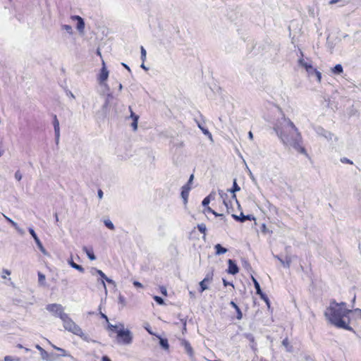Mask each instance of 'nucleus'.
<instances>
[{
	"label": "nucleus",
	"instance_id": "f257e3e1",
	"mask_svg": "<svg viewBox=\"0 0 361 361\" xmlns=\"http://www.w3.org/2000/svg\"><path fill=\"white\" fill-rule=\"evenodd\" d=\"M274 130L283 145L290 146L298 152L307 156V151L302 146V135L289 118L283 116L278 119Z\"/></svg>",
	"mask_w": 361,
	"mask_h": 361
},
{
	"label": "nucleus",
	"instance_id": "f03ea898",
	"mask_svg": "<svg viewBox=\"0 0 361 361\" xmlns=\"http://www.w3.org/2000/svg\"><path fill=\"white\" fill-rule=\"evenodd\" d=\"M345 306V302H331L329 307L326 310L324 315L331 324L336 327L351 331L352 328L348 325L350 322L348 314L352 310L346 309Z\"/></svg>",
	"mask_w": 361,
	"mask_h": 361
},
{
	"label": "nucleus",
	"instance_id": "7ed1b4c3",
	"mask_svg": "<svg viewBox=\"0 0 361 361\" xmlns=\"http://www.w3.org/2000/svg\"><path fill=\"white\" fill-rule=\"evenodd\" d=\"M61 321L63 322V328L66 331L80 336L83 340H87V336L82 331V329L73 322L68 314Z\"/></svg>",
	"mask_w": 361,
	"mask_h": 361
},
{
	"label": "nucleus",
	"instance_id": "20e7f679",
	"mask_svg": "<svg viewBox=\"0 0 361 361\" xmlns=\"http://www.w3.org/2000/svg\"><path fill=\"white\" fill-rule=\"evenodd\" d=\"M121 327L117 332L118 342L124 345H130L133 341L132 334L130 330L124 329L123 324H120Z\"/></svg>",
	"mask_w": 361,
	"mask_h": 361
},
{
	"label": "nucleus",
	"instance_id": "39448f33",
	"mask_svg": "<svg viewBox=\"0 0 361 361\" xmlns=\"http://www.w3.org/2000/svg\"><path fill=\"white\" fill-rule=\"evenodd\" d=\"M46 310L50 312L54 316L59 317L63 319L67 314L64 312L63 307L57 303L49 304L47 305Z\"/></svg>",
	"mask_w": 361,
	"mask_h": 361
},
{
	"label": "nucleus",
	"instance_id": "423d86ee",
	"mask_svg": "<svg viewBox=\"0 0 361 361\" xmlns=\"http://www.w3.org/2000/svg\"><path fill=\"white\" fill-rule=\"evenodd\" d=\"M109 71L106 68L104 61H102V67L100 70L99 75L98 76V81L101 85H103L106 89H109V86L104 82L108 79Z\"/></svg>",
	"mask_w": 361,
	"mask_h": 361
},
{
	"label": "nucleus",
	"instance_id": "0eeeda50",
	"mask_svg": "<svg viewBox=\"0 0 361 361\" xmlns=\"http://www.w3.org/2000/svg\"><path fill=\"white\" fill-rule=\"evenodd\" d=\"M35 348L40 352V355L42 360L46 361H54L56 358L54 354L48 353L39 345H36Z\"/></svg>",
	"mask_w": 361,
	"mask_h": 361
},
{
	"label": "nucleus",
	"instance_id": "6e6552de",
	"mask_svg": "<svg viewBox=\"0 0 361 361\" xmlns=\"http://www.w3.org/2000/svg\"><path fill=\"white\" fill-rule=\"evenodd\" d=\"M91 274L93 276L98 274L101 278L100 279H104L107 283L115 286V282L112 279L108 278L102 270L97 269V268H92Z\"/></svg>",
	"mask_w": 361,
	"mask_h": 361
},
{
	"label": "nucleus",
	"instance_id": "1a4fd4ad",
	"mask_svg": "<svg viewBox=\"0 0 361 361\" xmlns=\"http://www.w3.org/2000/svg\"><path fill=\"white\" fill-rule=\"evenodd\" d=\"M53 126L54 128V134H55V142L56 144L58 145L60 138V126L59 121L56 115L54 116L53 118Z\"/></svg>",
	"mask_w": 361,
	"mask_h": 361
},
{
	"label": "nucleus",
	"instance_id": "9d476101",
	"mask_svg": "<svg viewBox=\"0 0 361 361\" xmlns=\"http://www.w3.org/2000/svg\"><path fill=\"white\" fill-rule=\"evenodd\" d=\"M306 73L310 78H312L314 76L316 77L317 81L320 82L322 80V73L318 71L313 66L309 67L307 70H306Z\"/></svg>",
	"mask_w": 361,
	"mask_h": 361
},
{
	"label": "nucleus",
	"instance_id": "9b49d317",
	"mask_svg": "<svg viewBox=\"0 0 361 361\" xmlns=\"http://www.w3.org/2000/svg\"><path fill=\"white\" fill-rule=\"evenodd\" d=\"M301 57L298 59V65L299 66L303 68L305 71L309 68V67L312 66V61L307 59L306 60L303 58V53L302 51H300Z\"/></svg>",
	"mask_w": 361,
	"mask_h": 361
},
{
	"label": "nucleus",
	"instance_id": "f8f14e48",
	"mask_svg": "<svg viewBox=\"0 0 361 361\" xmlns=\"http://www.w3.org/2000/svg\"><path fill=\"white\" fill-rule=\"evenodd\" d=\"M29 232L32 235V236L33 237L38 248L40 250V251L44 254V255H47V251L46 250L44 249V247H43L42 245V243H41L40 240L39 239V238L37 237V234L35 233V232L34 231V230L32 228H29Z\"/></svg>",
	"mask_w": 361,
	"mask_h": 361
},
{
	"label": "nucleus",
	"instance_id": "ddd939ff",
	"mask_svg": "<svg viewBox=\"0 0 361 361\" xmlns=\"http://www.w3.org/2000/svg\"><path fill=\"white\" fill-rule=\"evenodd\" d=\"M71 19L77 21V29L80 32H83L85 29V21L82 18L79 16H72Z\"/></svg>",
	"mask_w": 361,
	"mask_h": 361
},
{
	"label": "nucleus",
	"instance_id": "4468645a",
	"mask_svg": "<svg viewBox=\"0 0 361 361\" xmlns=\"http://www.w3.org/2000/svg\"><path fill=\"white\" fill-rule=\"evenodd\" d=\"M190 190H191V186H188V185H184L181 188L180 195H181V197H182V199L183 200L184 204H186L187 202H188V197H189V192H190Z\"/></svg>",
	"mask_w": 361,
	"mask_h": 361
},
{
	"label": "nucleus",
	"instance_id": "2eb2a0df",
	"mask_svg": "<svg viewBox=\"0 0 361 361\" xmlns=\"http://www.w3.org/2000/svg\"><path fill=\"white\" fill-rule=\"evenodd\" d=\"M228 273L232 275H235L238 273L239 269L235 264V262L233 259H228Z\"/></svg>",
	"mask_w": 361,
	"mask_h": 361
},
{
	"label": "nucleus",
	"instance_id": "dca6fc26",
	"mask_svg": "<svg viewBox=\"0 0 361 361\" xmlns=\"http://www.w3.org/2000/svg\"><path fill=\"white\" fill-rule=\"evenodd\" d=\"M204 212L205 214H212L216 217H220L221 220H222V222H221L220 224L226 223V220L224 219V218H225L224 214H219V213L216 212L214 210H213L209 206L204 207Z\"/></svg>",
	"mask_w": 361,
	"mask_h": 361
},
{
	"label": "nucleus",
	"instance_id": "f3484780",
	"mask_svg": "<svg viewBox=\"0 0 361 361\" xmlns=\"http://www.w3.org/2000/svg\"><path fill=\"white\" fill-rule=\"evenodd\" d=\"M317 133L319 135L324 136L327 140H331L333 137V134L329 131H326L323 128L318 127L317 128Z\"/></svg>",
	"mask_w": 361,
	"mask_h": 361
},
{
	"label": "nucleus",
	"instance_id": "a211bd4d",
	"mask_svg": "<svg viewBox=\"0 0 361 361\" xmlns=\"http://www.w3.org/2000/svg\"><path fill=\"white\" fill-rule=\"evenodd\" d=\"M231 216L240 223H244L247 219H249V220H250L251 219H255V218L253 216H252L251 215H244L243 213H241L240 216H237L235 214H232Z\"/></svg>",
	"mask_w": 361,
	"mask_h": 361
},
{
	"label": "nucleus",
	"instance_id": "6ab92c4d",
	"mask_svg": "<svg viewBox=\"0 0 361 361\" xmlns=\"http://www.w3.org/2000/svg\"><path fill=\"white\" fill-rule=\"evenodd\" d=\"M240 190V188L238 186L236 182V179H234L232 188L229 189L228 191L232 193V198L234 199L237 202L236 195L235 194V192H238Z\"/></svg>",
	"mask_w": 361,
	"mask_h": 361
},
{
	"label": "nucleus",
	"instance_id": "aec40b11",
	"mask_svg": "<svg viewBox=\"0 0 361 361\" xmlns=\"http://www.w3.org/2000/svg\"><path fill=\"white\" fill-rule=\"evenodd\" d=\"M68 263L71 267L78 270V271H80L81 273L84 272V271H85L84 268L81 265H79V264L75 263L72 258H71L68 260Z\"/></svg>",
	"mask_w": 361,
	"mask_h": 361
},
{
	"label": "nucleus",
	"instance_id": "412c9836",
	"mask_svg": "<svg viewBox=\"0 0 361 361\" xmlns=\"http://www.w3.org/2000/svg\"><path fill=\"white\" fill-rule=\"evenodd\" d=\"M279 262L284 267L289 268L292 262V257L287 255L286 256L285 260L281 258L279 259Z\"/></svg>",
	"mask_w": 361,
	"mask_h": 361
},
{
	"label": "nucleus",
	"instance_id": "4be33fe9",
	"mask_svg": "<svg viewBox=\"0 0 361 361\" xmlns=\"http://www.w3.org/2000/svg\"><path fill=\"white\" fill-rule=\"evenodd\" d=\"M182 345L184 346L185 350L186 353L188 354V355L190 357H192L193 355V350H192V348L191 347L190 344L188 341H183L182 342Z\"/></svg>",
	"mask_w": 361,
	"mask_h": 361
},
{
	"label": "nucleus",
	"instance_id": "5701e85b",
	"mask_svg": "<svg viewBox=\"0 0 361 361\" xmlns=\"http://www.w3.org/2000/svg\"><path fill=\"white\" fill-rule=\"evenodd\" d=\"M219 194L220 197L222 199L224 204L226 207L227 212L228 213L229 202L227 201V200H226L227 196H228L227 194L225 192H224L223 190H219Z\"/></svg>",
	"mask_w": 361,
	"mask_h": 361
},
{
	"label": "nucleus",
	"instance_id": "b1692460",
	"mask_svg": "<svg viewBox=\"0 0 361 361\" xmlns=\"http://www.w3.org/2000/svg\"><path fill=\"white\" fill-rule=\"evenodd\" d=\"M230 305L235 309V311H236V318L239 320L241 319L243 317V313L239 307L233 301H231Z\"/></svg>",
	"mask_w": 361,
	"mask_h": 361
},
{
	"label": "nucleus",
	"instance_id": "393cba45",
	"mask_svg": "<svg viewBox=\"0 0 361 361\" xmlns=\"http://www.w3.org/2000/svg\"><path fill=\"white\" fill-rule=\"evenodd\" d=\"M214 199V195L213 193H210L208 196L204 197L202 202V204L204 207L209 206L212 200Z\"/></svg>",
	"mask_w": 361,
	"mask_h": 361
},
{
	"label": "nucleus",
	"instance_id": "a878e982",
	"mask_svg": "<svg viewBox=\"0 0 361 361\" xmlns=\"http://www.w3.org/2000/svg\"><path fill=\"white\" fill-rule=\"evenodd\" d=\"M214 248L216 250V255H223L224 253H226L227 252V249L222 247L221 245L220 244H216L215 246H214Z\"/></svg>",
	"mask_w": 361,
	"mask_h": 361
},
{
	"label": "nucleus",
	"instance_id": "bb28decb",
	"mask_svg": "<svg viewBox=\"0 0 361 361\" xmlns=\"http://www.w3.org/2000/svg\"><path fill=\"white\" fill-rule=\"evenodd\" d=\"M331 71L335 75H340L343 73V68L341 64H336L334 68H331Z\"/></svg>",
	"mask_w": 361,
	"mask_h": 361
},
{
	"label": "nucleus",
	"instance_id": "cd10ccee",
	"mask_svg": "<svg viewBox=\"0 0 361 361\" xmlns=\"http://www.w3.org/2000/svg\"><path fill=\"white\" fill-rule=\"evenodd\" d=\"M282 345L285 347L287 352L291 353L293 351V346L290 345L287 338L283 340Z\"/></svg>",
	"mask_w": 361,
	"mask_h": 361
},
{
	"label": "nucleus",
	"instance_id": "c85d7f7f",
	"mask_svg": "<svg viewBox=\"0 0 361 361\" xmlns=\"http://www.w3.org/2000/svg\"><path fill=\"white\" fill-rule=\"evenodd\" d=\"M158 337L159 338V345H161V347L164 350H168L169 348L168 340L166 338H163L159 336Z\"/></svg>",
	"mask_w": 361,
	"mask_h": 361
},
{
	"label": "nucleus",
	"instance_id": "c756f323",
	"mask_svg": "<svg viewBox=\"0 0 361 361\" xmlns=\"http://www.w3.org/2000/svg\"><path fill=\"white\" fill-rule=\"evenodd\" d=\"M252 280L254 283L255 288L256 290V293L257 294L262 293V290L260 288V286H259V283H258V281L253 276H252Z\"/></svg>",
	"mask_w": 361,
	"mask_h": 361
},
{
	"label": "nucleus",
	"instance_id": "7c9ffc66",
	"mask_svg": "<svg viewBox=\"0 0 361 361\" xmlns=\"http://www.w3.org/2000/svg\"><path fill=\"white\" fill-rule=\"evenodd\" d=\"M197 126L201 129L204 135H208L209 138H212V134L207 128L203 127L200 123H197Z\"/></svg>",
	"mask_w": 361,
	"mask_h": 361
},
{
	"label": "nucleus",
	"instance_id": "2f4dec72",
	"mask_svg": "<svg viewBox=\"0 0 361 361\" xmlns=\"http://www.w3.org/2000/svg\"><path fill=\"white\" fill-rule=\"evenodd\" d=\"M84 251L86 252L87 255L91 260H94L96 259L95 255H94L92 250H88L87 247L83 248Z\"/></svg>",
	"mask_w": 361,
	"mask_h": 361
},
{
	"label": "nucleus",
	"instance_id": "473e14b6",
	"mask_svg": "<svg viewBox=\"0 0 361 361\" xmlns=\"http://www.w3.org/2000/svg\"><path fill=\"white\" fill-rule=\"evenodd\" d=\"M207 281H204V279H203L202 281L200 282V292L202 293L205 290L208 289V287L207 286Z\"/></svg>",
	"mask_w": 361,
	"mask_h": 361
},
{
	"label": "nucleus",
	"instance_id": "72a5a7b5",
	"mask_svg": "<svg viewBox=\"0 0 361 361\" xmlns=\"http://www.w3.org/2000/svg\"><path fill=\"white\" fill-rule=\"evenodd\" d=\"M129 111L130 112V118L133 119V121H138L139 120V116L135 114L133 110H132V108L131 106H129Z\"/></svg>",
	"mask_w": 361,
	"mask_h": 361
},
{
	"label": "nucleus",
	"instance_id": "f704fd0d",
	"mask_svg": "<svg viewBox=\"0 0 361 361\" xmlns=\"http://www.w3.org/2000/svg\"><path fill=\"white\" fill-rule=\"evenodd\" d=\"M38 281L40 285H44L45 276L41 272H38Z\"/></svg>",
	"mask_w": 361,
	"mask_h": 361
},
{
	"label": "nucleus",
	"instance_id": "c9c22d12",
	"mask_svg": "<svg viewBox=\"0 0 361 361\" xmlns=\"http://www.w3.org/2000/svg\"><path fill=\"white\" fill-rule=\"evenodd\" d=\"M62 29L64 30L67 33L71 35L73 33V28L69 25H63Z\"/></svg>",
	"mask_w": 361,
	"mask_h": 361
},
{
	"label": "nucleus",
	"instance_id": "e433bc0d",
	"mask_svg": "<svg viewBox=\"0 0 361 361\" xmlns=\"http://www.w3.org/2000/svg\"><path fill=\"white\" fill-rule=\"evenodd\" d=\"M4 361H20V359L17 357L7 355L4 357Z\"/></svg>",
	"mask_w": 361,
	"mask_h": 361
},
{
	"label": "nucleus",
	"instance_id": "4c0bfd02",
	"mask_svg": "<svg viewBox=\"0 0 361 361\" xmlns=\"http://www.w3.org/2000/svg\"><path fill=\"white\" fill-rule=\"evenodd\" d=\"M154 300H155V302L157 303H158L159 305H162L164 304V300L162 298L159 297V296H157V295H155L153 297Z\"/></svg>",
	"mask_w": 361,
	"mask_h": 361
},
{
	"label": "nucleus",
	"instance_id": "58836bf2",
	"mask_svg": "<svg viewBox=\"0 0 361 361\" xmlns=\"http://www.w3.org/2000/svg\"><path fill=\"white\" fill-rule=\"evenodd\" d=\"M213 279V272L207 273L204 277V281L211 282Z\"/></svg>",
	"mask_w": 361,
	"mask_h": 361
},
{
	"label": "nucleus",
	"instance_id": "ea45409f",
	"mask_svg": "<svg viewBox=\"0 0 361 361\" xmlns=\"http://www.w3.org/2000/svg\"><path fill=\"white\" fill-rule=\"evenodd\" d=\"M141 59L144 62L146 60L147 52L143 47H141Z\"/></svg>",
	"mask_w": 361,
	"mask_h": 361
},
{
	"label": "nucleus",
	"instance_id": "a19ab883",
	"mask_svg": "<svg viewBox=\"0 0 361 361\" xmlns=\"http://www.w3.org/2000/svg\"><path fill=\"white\" fill-rule=\"evenodd\" d=\"M52 345V347H53L54 349L57 350L58 351H59V352L61 353V355H62V356H66V350H65L64 349L61 348H59V347H56V345Z\"/></svg>",
	"mask_w": 361,
	"mask_h": 361
},
{
	"label": "nucleus",
	"instance_id": "79ce46f5",
	"mask_svg": "<svg viewBox=\"0 0 361 361\" xmlns=\"http://www.w3.org/2000/svg\"><path fill=\"white\" fill-rule=\"evenodd\" d=\"M341 161L343 164H353V161H351L350 159L346 158V157H343L341 159Z\"/></svg>",
	"mask_w": 361,
	"mask_h": 361
},
{
	"label": "nucleus",
	"instance_id": "37998d69",
	"mask_svg": "<svg viewBox=\"0 0 361 361\" xmlns=\"http://www.w3.org/2000/svg\"><path fill=\"white\" fill-rule=\"evenodd\" d=\"M104 226H114V224L109 218L104 219Z\"/></svg>",
	"mask_w": 361,
	"mask_h": 361
},
{
	"label": "nucleus",
	"instance_id": "c03bdc74",
	"mask_svg": "<svg viewBox=\"0 0 361 361\" xmlns=\"http://www.w3.org/2000/svg\"><path fill=\"white\" fill-rule=\"evenodd\" d=\"M22 174L20 172V171H17L16 173H15V178L18 180V181H20L21 179H22Z\"/></svg>",
	"mask_w": 361,
	"mask_h": 361
},
{
	"label": "nucleus",
	"instance_id": "a18cd8bd",
	"mask_svg": "<svg viewBox=\"0 0 361 361\" xmlns=\"http://www.w3.org/2000/svg\"><path fill=\"white\" fill-rule=\"evenodd\" d=\"M0 218L2 219V220H7L8 221L11 222L13 226H16V224L12 221L10 219H8L6 218L4 214H0Z\"/></svg>",
	"mask_w": 361,
	"mask_h": 361
},
{
	"label": "nucleus",
	"instance_id": "49530a36",
	"mask_svg": "<svg viewBox=\"0 0 361 361\" xmlns=\"http://www.w3.org/2000/svg\"><path fill=\"white\" fill-rule=\"evenodd\" d=\"M118 327V326H117V325H113L111 324H108V329L112 331H116Z\"/></svg>",
	"mask_w": 361,
	"mask_h": 361
},
{
	"label": "nucleus",
	"instance_id": "de8ad7c7",
	"mask_svg": "<svg viewBox=\"0 0 361 361\" xmlns=\"http://www.w3.org/2000/svg\"><path fill=\"white\" fill-rule=\"evenodd\" d=\"M351 312H353L357 317L361 318V309L357 308L352 311Z\"/></svg>",
	"mask_w": 361,
	"mask_h": 361
},
{
	"label": "nucleus",
	"instance_id": "09e8293b",
	"mask_svg": "<svg viewBox=\"0 0 361 361\" xmlns=\"http://www.w3.org/2000/svg\"><path fill=\"white\" fill-rule=\"evenodd\" d=\"M105 280L104 279H99L98 280V282H99L101 283V285L102 286L103 288L105 290V293L107 292V288H106V284H105Z\"/></svg>",
	"mask_w": 361,
	"mask_h": 361
},
{
	"label": "nucleus",
	"instance_id": "8fccbe9b",
	"mask_svg": "<svg viewBox=\"0 0 361 361\" xmlns=\"http://www.w3.org/2000/svg\"><path fill=\"white\" fill-rule=\"evenodd\" d=\"M243 267L246 269L248 270V269H251L250 264H249V262L247 260H243Z\"/></svg>",
	"mask_w": 361,
	"mask_h": 361
},
{
	"label": "nucleus",
	"instance_id": "3c124183",
	"mask_svg": "<svg viewBox=\"0 0 361 361\" xmlns=\"http://www.w3.org/2000/svg\"><path fill=\"white\" fill-rule=\"evenodd\" d=\"M270 232L271 231H269L268 227H261V233H262L266 234V233H270Z\"/></svg>",
	"mask_w": 361,
	"mask_h": 361
},
{
	"label": "nucleus",
	"instance_id": "603ef678",
	"mask_svg": "<svg viewBox=\"0 0 361 361\" xmlns=\"http://www.w3.org/2000/svg\"><path fill=\"white\" fill-rule=\"evenodd\" d=\"M137 123L138 121H133V123H131V127L133 128L134 131L137 130Z\"/></svg>",
	"mask_w": 361,
	"mask_h": 361
},
{
	"label": "nucleus",
	"instance_id": "864d4df0",
	"mask_svg": "<svg viewBox=\"0 0 361 361\" xmlns=\"http://www.w3.org/2000/svg\"><path fill=\"white\" fill-rule=\"evenodd\" d=\"M197 228H198L199 231L201 233L204 234V235L206 230H207V227H197Z\"/></svg>",
	"mask_w": 361,
	"mask_h": 361
},
{
	"label": "nucleus",
	"instance_id": "5fc2aeb1",
	"mask_svg": "<svg viewBox=\"0 0 361 361\" xmlns=\"http://www.w3.org/2000/svg\"><path fill=\"white\" fill-rule=\"evenodd\" d=\"M193 178H194L193 174L190 175L188 181V183L185 185H188V186H190V185L192 183Z\"/></svg>",
	"mask_w": 361,
	"mask_h": 361
},
{
	"label": "nucleus",
	"instance_id": "6e6d98bb",
	"mask_svg": "<svg viewBox=\"0 0 361 361\" xmlns=\"http://www.w3.org/2000/svg\"><path fill=\"white\" fill-rule=\"evenodd\" d=\"M160 289H161V293L163 295H167V290H166V288L165 287L161 286V287L160 288Z\"/></svg>",
	"mask_w": 361,
	"mask_h": 361
},
{
	"label": "nucleus",
	"instance_id": "4d7b16f0",
	"mask_svg": "<svg viewBox=\"0 0 361 361\" xmlns=\"http://www.w3.org/2000/svg\"><path fill=\"white\" fill-rule=\"evenodd\" d=\"M133 285H134V286L137 287V288H142V283H140L139 281H136L133 282Z\"/></svg>",
	"mask_w": 361,
	"mask_h": 361
},
{
	"label": "nucleus",
	"instance_id": "13d9d810",
	"mask_svg": "<svg viewBox=\"0 0 361 361\" xmlns=\"http://www.w3.org/2000/svg\"><path fill=\"white\" fill-rule=\"evenodd\" d=\"M223 283L225 286H232L233 287V285L232 283H230V282H228L226 280L224 279H223Z\"/></svg>",
	"mask_w": 361,
	"mask_h": 361
},
{
	"label": "nucleus",
	"instance_id": "bf43d9fd",
	"mask_svg": "<svg viewBox=\"0 0 361 361\" xmlns=\"http://www.w3.org/2000/svg\"><path fill=\"white\" fill-rule=\"evenodd\" d=\"M97 195L99 199L103 197V192L101 189L98 190Z\"/></svg>",
	"mask_w": 361,
	"mask_h": 361
},
{
	"label": "nucleus",
	"instance_id": "052dcab7",
	"mask_svg": "<svg viewBox=\"0 0 361 361\" xmlns=\"http://www.w3.org/2000/svg\"><path fill=\"white\" fill-rule=\"evenodd\" d=\"M102 361H111V359L108 356L104 355L102 357Z\"/></svg>",
	"mask_w": 361,
	"mask_h": 361
},
{
	"label": "nucleus",
	"instance_id": "680f3d73",
	"mask_svg": "<svg viewBox=\"0 0 361 361\" xmlns=\"http://www.w3.org/2000/svg\"><path fill=\"white\" fill-rule=\"evenodd\" d=\"M263 300L267 303L268 307H269V298H267V296H266V298H264Z\"/></svg>",
	"mask_w": 361,
	"mask_h": 361
},
{
	"label": "nucleus",
	"instance_id": "e2e57ef3",
	"mask_svg": "<svg viewBox=\"0 0 361 361\" xmlns=\"http://www.w3.org/2000/svg\"><path fill=\"white\" fill-rule=\"evenodd\" d=\"M263 300L267 303L268 307H269V298H267V296H266V298H264Z\"/></svg>",
	"mask_w": 361,
	"mask_h": 361
},
{
	"label": "nucleus",
	"instance_id": "0e129e2a",
	"mask_svg": "<svg viewBox=\"0 0 361 361\" xmlns=\"http://www.w3.org/2000/svg\"><path fill=\"white\" fill-rule=\"evenodd\" d=\"M263 300L267 303L268 307H269V298H267V296H266V298H264Z\"/></svg>",
	"mask_w": 361,
	"mask_h": 361
},
{
	"label": "nucleus",
	"instance_id": "69168bd1",
	"mask_svg": "<svg viewBox=\"0 0 361 361\" xmlns=\"http://www.w3.org/2000/svg\"><path fill=\"white\" fill-rule=\"evenodd\" d=\"M121 64H122V66H123V67H125V68H126L128 71H130V67H129L128 65H126V63H122Z\"/></svg>",
	"mask_w": 361,
	"mask_h": 361
},
{
	"label": "nucleus",
	"instance_id": "338daca9",
	"mask_svg": "<svg viewBox=\"0 0 361 361\" xmlns=\"http://www.w3.org/2000/svg\"><path fill=\"white\" fill-rule=\"evenodd\" d=\"M258 295L260 296V298H261L262 300H264V298H266V296H267V295H265L262 291V293L258 294Z\"/></svg>",
	"mask_w": 361,
	"mask_h": 361
},
{
	"label": "nucleus",
	"instance_id": "774afa93",
	"mask_svg": "<svg viewBox=\"0 0 361 361\" xmlns=\"http://www.w3.org/2000/svg\"><path fill=\"white\" fill-rule=\"evenodd\" d=\"M140 67L143 68L144 70L147 71L148 68L145 66L144 62L142 61V63L141 64Z\"/></svg>",
	"mask_w": 361,
	"mask_h": 361
}]
</instances>
